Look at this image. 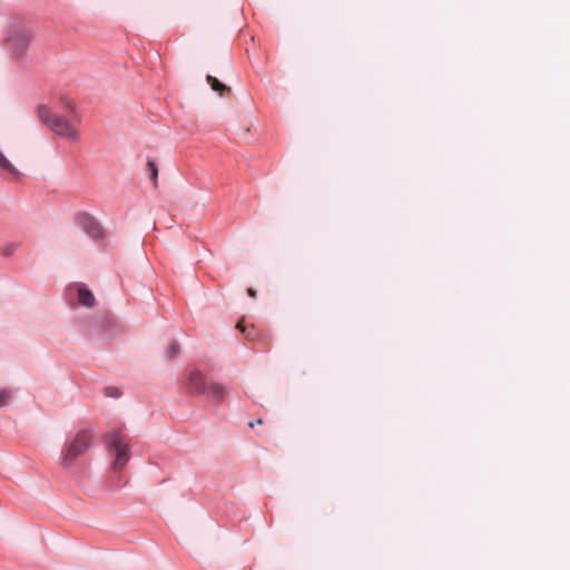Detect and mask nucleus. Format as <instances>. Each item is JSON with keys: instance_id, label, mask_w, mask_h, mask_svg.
I'll use <instances>...</instances> for the list:
<instances>
[{"instance_id": "nucleus-1", "label": "nucleus", "mask_w": 570, "mask_h": 570, "mask_svg": "<svg viewBox=\"0 0 570 570\" xmlns=\"http://www.w3.org/2000/svg\"><path fill=\"white\" fill-rule=\"evenodd\" d=\"M38 115L39 118L50 126V128L59 136L69 140H76L78 138L77 129L62 117L52 115L46 106H40L38 108Z\"/></svg>"}, {"instance_id": "nucleus-2", "label": "nucleus", "mask_w": 570, "mask_h": 570, "mask_svg": "<svg viewBox=\"0 0 570 570\" xmlns=\"http://www.w3.org/2000/svg\"><path fill=\"white\" fill-rule=\"evenodd\" d=\"M91 439L92 436L88 431L78 432L72 441L66 446V451L61 459L62 466H71L77 458L88 450Z\"/></svg>"}, {"instance_id": "nucleus-3", "label": "nucleus", "mask_w": 570, "mask_h": 570, "mask_svg": "<svg viewBox=\"0 0 570 570\" xmlns=\"http://www.w3.org/2000/svg\"><path fill=\"white\" fill-rule=\"evenodd\" d=\"M31 40L32 35L28 28L22 26H13L7 36L6 46L8 50L12 52V55L19 58L26 52Z\"/></svg>"}, {"instance_id": "nucleus-4", "label": "nucleus", "mask_w": 570, "mask_h": 570, "mask_svg": "<svg viewBox=\"0 0 570 570\" xmlns=\"http://www.w3.org/2000/svg\"><path fill=\"white\" fill-rule=\"evenodd\" d=\"M109 450L115 455L114 468L120 470L129 460L128 443L126 436L119 431H112L107 434Z\"/></svg>"}, {"instance_id": "nucleus-5", "label": "nucleus", "mask_w": 570, "mask_h": 570, "mask_svg": "<svg viewBox=\"0 0 570 570\" xmlns=\"http://www.w3.org/2000/svg\"><path fill=\"white\" fill-rule=\"evenodd\" d=\"M187 389L190 394H203L206 391L204 375L198 370L190 371L187 379Z\"/></svg>"}, {"instance_id": "nucleus-6", "label": "nucleus", "mask_w": 570, "mask_h": 570, "mask_svg": "<svg viewBox=\"0 0 570 570\" xmlns=\"http://www.w3.org/2000/svg\"><path fill=\"white\" fill-rule=\"evenodd\" d=\"M78 301L87 307H92L96 302L94 294L85 286H79L78 288Z\"/></svg>"}, {"instance_id": "nucleus-7", "label": "nucleus", "mask_w": 570, "mask_h": 570, "mask_svg": "<svg viewBox=\"0 0 570 570\" xmlns=\"http://www.w3.org/2000/svg\"><path fill=\"white\" fill-rule=\"evenodd\" d=\"M208 396L215 402H222L226 395V390L222 384L213 383L207 389Z\"/></svg>"}, {"instance_id": "nucleus-8", "label": "nucleus", "mask_w": 570, "mask_h": 570, "mask_svg": "<svg viewBox=\"0 0 570 570\" xmlns=\"http://www.w3.org/2000/svg\"><path fill=\"white\" fill-rule=\"evenodd\" d=\"M0 168L8 173L13 179H19V170L0 153Z\"/></svg>"}, {"instance_id": "nucleus-9", "label": "nucleus", "mask_w": 570, "mask_h": 570, "mask_svg": "<svg viewBox=\"0 0 570 570\" xmlns=\"http://www.w3.org/2000/svg\"><path fill=\"white\" fill-rule=\"evenodd\" d=\"M206 80L207 82L210 85L212 89L215 90V91H218L220 95H223V92L225 91H229L230 88L227 87L226 85L222 83L217 78L208 75L206 77Z\"/></svg>"}, {"instance_id": "nucleus-10", "label": "nucleus", "mask_w": 570, "mask_h": 570, "mask_svg": "<svg viewBox=\"0 0 570 570\" xmlns=\"http://www.w3.org/2000/svg\"><path fill=\"white\" fill-rule=\"evenodd\" d=\"M236 327L246 335L249 341H256L258 338L257 331L252 326L250 328L245 327L244 322L239 321Z\"/></svg>"}, {"instance_id": "nucleus-11", "label": "nucleus", "mask_w": 570, "mask_h": 570, "mask_svg": "<svg viewBox=\"0 0 570 570\" xmlns=\"http://www.w3.org/2000/svg\"><path fill=\"white\" fill-rule=\"evenodd\" d=\"M86 232L87 234L92 237L94 239H98L100 237H102V229L101 227L95 223V222H90L87 226H86Z\"/></svg>"}, {"instance_id": "nucleus-12", "label": "nucleus", "mask_w": 570, "mask_h": 570, "mask_svg": "<svg viewBox=\"0 0 570 570\" xmlns=\"http://www.w3.org/2000/svg\"><path fill=\"white\" fill-rule=\"evenodd\" d=\"M147 169L149 171L150 179L153 180L154 186H157V181H158V167H157L156 163L153 161V160H149L147 163Z\"/></svg>"}, {"instance_id": "nucleus-13", "label": "nucleus", "mask_w": 570, "mask_h": 570, "mask_svg": "<svg viewBox=\"0 0 570 570\" xmlns=\"http://www.w3.org/2000/svg\"><path fill=\"white\" fill-rule=\"evenodd\" d=\"M12 399V392L8 389L0 390V407L7 406Z\"/></svg>"}, {"instance_id": "nucleus-14", "label": "nucleus", "mask_w": 570, "mask_h": 570, "mask_svg": "<svg viewBox=\"0 0 570 570\" xmlns=\"http://www.w3.org/2000/svg\"><path fill=\"white\" fill-rule=\"evenodd\" d=\"M106 394H107L108 396H114V397H117V396H119V395H120V394H119V392H118V390H117L116 387H107V389H106Z\"/></svg>"}, {"instance_id": "nucleus-15", "label": "nucleus", "mask_w": 570, "mask_h": 570, "mask_svg": "<svg viewBox=\"0 0 570 570\" xmlns=\"http://www.w3.org/2000/svg\"><path fill=\"white\" fill-rule=\"evenodd\" d=\"M177 353H178V345L176 343H173L169 346V356L175 357Z\"/></svg>"}, {"instance_id": "nucleus-16", "label": "nucleus", "mask_w": 570, "mask_h": 570, "mask_svg": "<svg viewBox=\"0 0 570 570\" xmlns=\"http://www.w3.org/2000/svg\"><path fill=\"white\" fill-rule=\"evenodd\" d=\"M247 294H248V296H250L252 298H255V297H256V291H255V289H253V288H248V289H247Z\"/></svg>"}, {"instance_id": "nucleus-17", "label": "nucleus", "mask_w": 570, "mask_h": 570, "mask_svg": "<svg viewBox=\"0 0 570 570\" xmlns=\"http://www.w3.org/2000/svg\"><path fill=\"white\" fill-rule=\"evenodd\" d=\"M261 424H263V420H262V419H258L255 423H254V422H249V424H248V425H249L250 428H254L255 425H261Z\"/></svg>"}]
</instances>
